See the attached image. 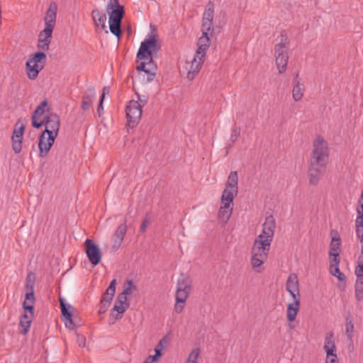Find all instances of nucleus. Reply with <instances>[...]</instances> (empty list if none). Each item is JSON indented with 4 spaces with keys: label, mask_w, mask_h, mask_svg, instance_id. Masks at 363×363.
I'll return each instance as SVG.
<instances>
[{
    "label": "nucleus",
    "mask_w": 363,
    "mask_h": 363,
    "mask_svg": "<svg viewBox=\"0 0 363 363\" xmlns=\"http://www.w3.org/2000/svg\"><path fill=\"white\" fill-rule=\"evenodd\" d=\"M167 342V337H164L159 343L156 345L155 348V352L157 357H160L162 355V350L164 347V343Z\"/></svg>",
    "instance_id": "nucleus-41"
},
{
    "label": "nucleus",
    "mask_w": 363,
    "mask_h": 363,
    "mask_svg": "<svg viewBox=\"0 0 363 363\" xmlns=\"http://www.w3.org/2000/svg\"><path fill=\"white\" fill-rule=\"evenodd\" d=\"M91 16L96 27L100 28L101 30H105L106 33H108V30H106V14L96 9L92 11Z\"/></svg>",
    "instance_id": "nucleus-21"
},
{
    "label": "nucleus",
    "mask_w": 363,
    "mask_h": 363,
    "mask_svg": "<svg viewBox=\"0 0 363 363\" xmlns=\"http://www.w3.org/2000/svg\"><path fill=\"white\" fill-rule=\"evenodd\" d=\"M34 303H30V301H27L26 298L23 302V308L24 311H33L34 312Z\"/></svg>",
    "instance_id": "nucleus-48"
},
{
    "label": "nucleus",
    "mask_w": 363,
    "mask_h": 363,
    "mask_svg": "<svg viewBox=\"0 0 363 363\" xmlns=\"http://www.w3.org/2000/svg\"><path fill=\"white\" fill-rule=\"evenodd\" d=\"M12 149L16 154L19 153L22 149V140L23 136H18V135H13L12 138Z\"/></svg>",
    "instance_id": "nucleus-30"
},
{
    "label": "nucleus",
    "mask_w": 363,
    "mask_h": 363,
    "mask_svg": "<svg viewBox=\"0 0 363 363\" xmlns=\"http://www.w3.org/2000/svg\"><path fill=\"white\" fill-rule=\"evenodd\" d=\"M108 91V90L106 87H104L103 89V93L101 96L100 103H99L98 108H97V113H98L99 116H101L103 113V111H104L103 101H104V99L106 92Z\"/></svg>",
    "instance_id": "nucleus-44"
},
{
    "label": "nucleus",
    "mask_w": 363,
    "mask_h": 363,
    "mask_svg": "<svg viewBox=\"0 0 363 363\" xmlns=\"http://www.w3.org/2000/svg\"><path fill=\"white\" fill-rule=\"evenodd\" d=\"M234 199L222 195L220 199V207L218 212L219 218L227 222L233 212V202Z\"/></svg>",
    "instance_id": "nucleus-13"
},
{
    "label": "nucleus",
    "mask_w": 363,
    "mask_h": 363,
    "mask_svg": "<svg viewBox=\"0 0 363 363\" xmlns=\"http://www.w3.org/2000/svg\"><path fill=\"white\" fill-rule=\"evenodd\" d=\"M238 192V176L236 171L231 172L228 177L222 195L235 199Z\"/></svg>",
    "instance_id": "nucleus-11"
},
{
    "label": "nucleus",
    "mask_w": 363,
    "mask_h": 363,
    "mask_svg": "<svg viewBox=\"0 0 363 363\" xmlns=\"http://www.w3.org/2000/svg\"><path fill=\"white\" fill-rule=\"evenodd\" d=\"M25 298L30 301V303H35V298L34 296V291H26Z\"/></svg>",
    "instance_id": "nucleus-53"
},
{
    "label": "nucleus",
    "mask_w": 363,
    "mask_h": 363,
    "mask_svg": "<svg viewBox=\"0 0 363 363\" xmlns=\"http://www.w3.org/2000/svg\"><path fill=\"white\" fill-rule=\"evenodd\" d=\"M47 106L48 101L47 100H44L36 108L32 116V125L38 128L45 124V130L43 133L52 135L56 138L60 126V118L57 114L52 113L43 116L45 113Z\"/></svg>",
    "instance_id": "nucleus-3"
},
{
    "label": "nucleus",
    "mask_w": 363,
    "mask_h": 363,
    "mask_svg": "<svg viewBox=\"0 0 363 363\" xmlns=\"http://www.w3.org/2000/svg\"><path fill=\"white\" fill-rule=\"evenodd\" d=\"M324 350L326 352V354H332L333 353H335L336 352V346L335 344V341L333 339V334H330L329 335H327L325 338L324 342Z\"/></svg>",
    "instance_id": "nucleus-28"
},
{
    "label": "nucleus",
    "mask_w": 363,
    "mask_h": 363,
    "mask_svg": "<svg viewBox=\"0 0 363 363\" xmlns=\"http://www.w3.org/2000/svg\"><path fill=\"white\" fill-rule=\"evenodd\" d=\"M160 49V45L158 43L157 36L152 35L141 43L137 53L138 60L140 61L137 69L148 74V82L152 81L156 75L157 65L152 60V57Z\"/></svg>",
    "instance_id": "nucleus-2"
},
{
    "label": "nucleus",
    "mask_w": 363,
    "mask_h": 363,
    "mask_svg": "<svg viewBox=\"0 0 363 363\" xmlns=\"http://www.w3.org/2000/svg\"><path fill=\"white\" fill-rule=\"evenodd\" d=\"M60 303L62 311V316L65 318V319L68 321L69 325H67V323H66V325L69 328H73L75 326L74 324V322L72 320V313L68 311L67 308H72L71 306L68 305L67 307L66 304L62 301V300L60 299Z\"/></svg>",
    "instance_id": "nucleus-29"
},
{
    "label": "nucleus",
    "mask_w": 363,
    "mask_h": 363,
    "mask_svg": "<svg viewBox=\"0 0 363 363\" xmlns=\"http://www.w3.org/2000/svg\"><path fill=\"white\" fill-rule=\"evenodd\" d=\"M47 61V56L43 52H38L32 55L26 62L28 77L30 79L37 78L39 72L43 69Z\"/></svg>",
    "instance_id": "nucleus-8"
},
{
    "label": "nucleus",
    "mask_w": 363,
    "mask_h": 363,
    "mask_svg": "<svg viewBox=\"0 0 363 363\" xmlns=\"http://www.w3.org/2000/svg\"><path fill=\"white\" fill-rule=\"evenodd\" d=\"M108 306H109V305H108V304H105V303H101V306H100V308H99V313H104L107 311Z\"/></svg>",
    "instance_id": "nucleus-57"
},
{
    "label": "nucleus",
    "mask_w": 363,
    "mask_h": 363,
    "mask_svg": "<svg viewBox=\"0 0 363 363\" xmlns=\"http://www.w3.org/2000/svg\"><path fill=\"white\" fill-rule=\"evenodd\" d=\"M354 287L356 299L359 301L363 300V278L357 279Z\"/></svg>",
    "instance_id": "nucleus-31"
},
{
    "label": "nucleus",
    "mask_w": 363,
    "mask_h": 363,
    "mask_svg": "<svg viewBox=\"0 0 363 363\" xmlns=\"http://www.w3.org/2000/svg\"><path fill=\"white\" fill-rule=\"evenodd\" d=\"M116 280L113 279L110 283L109 286L106 289V292L104 294L111 296V297H113L116 292Z\"/></svg>",
    "instance_id": "nucleus-42"
},
{
    "label": "nucleus",
    "mask_w": 363,
    "mask_h": 363,
    "mask_svg": "<svg viewBox=\"0 0 363 363\" xmlns=\"http://www.w3.org/2000/svg\"><path fill=\"white\" fill-rule=\"evenodd\" d=\"M35 281L33 274L30 273L27 275L25 284L26 291H34Z\"/></svg>",
    "instance_id": "nucleus-36"
},
{
    "label": "nucleus",
    "mask_w": 363,
    "mask_h": 363,
    "mask_svg": "<svg viewBox=\"0 0 363 363\" xmlns=\"http://www.w3.org/2000/svg\"><path fill=\"white\" fill-rule=\"evenodd\" d=\"M200 355L199 349L196 348L193 350L189 354L186 363H198V359Z\"/></svg>",
    "instance_id": "nucleus-39"
},
{
    "label": "nucleus",
    "mask_w": 363,
    "mask_h": 363,
    "mask_svg": "<svg viewBox=\"0 0 363 363\" xmlns=\"http://www.w3.org/2000/svg\"><path fill=\"white\" fill-rule=\"evenodd\" d=\"M300 308V303L297 301L288 304L286 308V319L289 323L294 322Z\"/></svg>",
    "instance_id": "nucleus-26"
},
{
    "label": "nucleus",
    "mask_w": 363,
    "mask_h": 363,
    "mask_svg": "<svg viewBox=\"0 0 363 363\" xmlns=\"http://www.w3.org/2000/svg\"><path fill=\"white\" fill-rule=\"evenodd\" d=\"M33 316V311H24L23 314L20 319L19 325L22 328L21 333L26 335L30 326V323Z\"/></svg>",
    "instance_id": "nucleus-22"
},
{
    "label": "nucleus",
    "mask_w": 363,
    "mask_h": 363,
    "mask_svg": "<svg viewBox=\"0 0 363 363\" xmlns=\"http://www.w3.org/2000/svg\"><path fill=\"white\" fill-rule=\"evenodd\" d=\"M142 115V106L138 101L132 100L126 106L128 126L134 128L138 123Z\"/></svg>",
    "instance_id": "nucleus-9"
},
{
    "label": "nucleus",
    "mask_w": 363,
    "mask_h": 363,
    "mask_svg": "<svg viewBox=\"0 0 363 363\" xmlns=\"http://www.w3.org/2000/svg\"><path fill=\"white\" fill-rule=\"evenodd\" d=\"M330 149L326 140L322 136H317L313 142V149L308 163L325 167L329 162Z\"/></svg>",
    "instance_id": "nucleus-4"
},
{
    "label": "nucleus",
    "mask_w": 363,
    "mask_h": 363,
    "mask_svg": "<svg viewBox=\"0 0 363 363\" xmlns=\"http://www.w3.org/2000/svg\"><path fill=\"white\" fill-rule=\"evenodd\" d=\"M286 291L292 290L297 291L299 290L298 279L296 274L291 273L289 275L286 283Z\"/></svg>",
    "instance_id": "nucleus-27"
},
{
    "label": "nucleus",
    "mask_w": 363,
    "mask_h": 363,
    "mask_svg": "<svg viewBox=\"0 0 363 363\" xmlns=\"http://www.w3.org/2000/svg\"><path fill=\"white\" fill-rule=\"evenodd\" d=\"M138 287L137 286L133 283V281L131 279H127L123 285V290L124 294L130 295L134 291H137Z\"/></svg>",
    "instance_id": "nucleus-33"
},
{
    "label": "nucleus",
    "mask_w": 363,
    "mask_h": 363,
    "mask_svg": "<svg viewBox=\"0 0 363 363\" xmlns=\"http://www.w3.org/2000/svg\"><path fill=\"white\" fill-rule=\"evenodd\" d=\"M326 363H338V359L336 353H333L330 355L327 354Z\"/></svg>",
    "instance_id": "nucleus-51"
},
{
    "label": "nucleus",
    "mask_w": 363,
    "mask_h": 363,
    "mask_svg": "<svg viewBox=\"0 0 363 363\" xmlns=\"http://www.w3.org/2000/svg\"><path fill=\"white\" fill-rule=\"evenodd\" d=\"M308 177L310 185L317 186L325 173V167L308 163Z\"/></svg>",
    "instance_id": "nucleus-14"
},
{
    "label": "nucleus",
    "mask_w": 363,
    "mask_h": 363,
    "mask_svg": "<svg viewBox=\"0 0 363 363\" xmlns=\"http://www.w3.org/2000/svg\"><path fill=\"white\" fill-rule=\"evenodd\" d=\"M355 228L357 238L361 243H363V221L355 222Z\"/></svg>",
    "instance_id": "nucleus-40"
},
{
    "label": "nucleus",
    "mask_w": 363,
    "mask_h": 363,
    "mask_svg": "<svg viewBox=\"0 0 363 363\" xmlns=\"http://www.w3.org/2000/svg\"><path fill=\"white\" fill-rule=\"evenodd\" d=\"M25 125L23 121L18 120L15 125L13 135L23 136Z\"/></svg>",
    "instance_id": "nucleus-38"
},
{
    "label": "nucleus",
    "mask_w": 363,
    "mask_h": 363,
    "mask_svg": "<svg viewBox=\"0 0 363 363\" xmlns=\"http://www.w3.org/2000/svg\"><path fill=\"white\" fill-rule=\"evenodd\" d=\"M240 131L239 128H233L232 133L230 135V141L232 142V143H234L238 140V138L240 136Z\"/></svg>",
    "instance_id": "nucleus-47"
},
{
    "label": "nucleus",
    "mask_w": 363,
    "mask_h": 363,
    "mask_svg": "<svg viewBox=\"0 0 363 363\" xmlns=\"http://www.w3.org/2000/svg\"><path fill=\"white\" fill-rule=\"evenodd\" d=\"M210 35H203L202 33L201 37L198 40V48L195 54H197V57H206V52L210 46Z\"/></svg>",
    "instance_id": "nucleus-20"
},
{
    "label": "nucleus",
    "mask_w": 363,
    "mask_h": 363,
    "mask_svg": "<svg viewBox=\"0 0 363 363\" xmlns=\"http://www.w3.org/2000/svg\"><path fill=\"white\" fill-rule=\"evenodd\" d=\"M330 272L333 276L336 277L339 281H344L346 279L345 275L340 272L338 266L333 264H330Z\"/></svg>",
    "instance_id": "nucleus-34"
},
{
    "label": "nucleus",
    "mask_w": 363,
    "mask_h": 363,
    "mask_svg": "<svg viewBox=\"0 0 363 363\" xmlns=\"http://www.w3.org/2000/svg\"><path fill=\"white\" fill-rule=\"evenodd\" d=\"M53 30L50 29H43L39 34L38 48L43 51L49 49V45L52 39V33Z\"/></svg>",
    "instance_id": "nucleus-18"
},
{
    "label": "nucleus",
    "mask_w": 363,
    "mask_h": 363,
    "mask_svg": "<svg viewBox=\"0 0 363 363\" xmlns=\"http://www.w3.org/2000/svg\"><path fill=\"white\" fill-rule=\"evenodd\" d=\"M339 252H335L332 254V256L330 257V264H335L336 266H338L340 264V259L339 257Z\"/></svg>",
    "instance_id": "nucleus-49"
},
{
    "label": "nucleus",
    "mask_w": 363,
    "mask_h": 363,
    "mask_svg": "<svg viewBox=\"0 0 363 363\" xmlns=\"http://www.w3.org/2000/svg\"><path fill=\"white\" fill-rule=\"evenodd\" d=\"M116 280L113 279L110 283L109 286L106 289V292L104 294L111 296V297H113L116 292Z\"/></svg>",
    "instance_id": "nucleus-43"
},
{
    "label": "nucleus",
    "mask_w": 363,
    "mask_h": 363,
    "mask_svg": "<svg viewBox=\"0 0 363 363\" xmlns=\"http://www.w3.org/2000/svg\"><path fill=\"white\" fill-rule=\"evenodd\" d=\"M304 85L298 79L293 81L292 97L295 101H299L303 96Z\"/></svg>",
    "instance_id": "nucleus-25"
},
{
    "label": "nucleus",
    "mask_w": 363,
    "mask_h": 363,
    "mask_svg": "<svg viewBox=\"0 0 363 363\" xmlns=\"http://www.w3.org/2000/svg\"><path fill=\"white\" fill-rule=\"evenodd\" d=\"M362 251H361V256L359 257V259L363 261V243H362Z\"/></svg>",
    "instance_id": "nucleus-58"
},
{
    "label": "nucleus",
    "mask_w": 363,
    "mask_h": 363,
    "mask_svg": "<svg viewBox=\"0 0 363 363\" xmlns=\"http://www.w3.org/2000/svg\"><path fill=\"white\" fill-rule=\"evenodd\" d=\"M214 16V10L213 5L211 3H209L204 11L203 14V21H211L213 22Z\"/></svg>",
    "instance_id": "nucleus-32"
},
{
    "label": "nucleus",
    "mask_w": 363,
    "mask_h": 363,
    "mask_svg": "<svg viewBox=\"0 0 363 363\" xmlns=\"http://www.w3.org/2000/svg\"><path fill=\"white\" fill-rule=\"evenodd\" d=\"M150 216L149 214H146L145 216V218L143 219V222H142V224L140 225V230L142 232V233H144L145 232L148 225H149V223H150Z\"/></svg>",
    "instance_id": "nucleus-46"
},
{
    "label": "nucleus",
    "mask_w": 363,
    "mask_h": 363,
    "mask_svg": "<svg viewBox=\"0 0 363 363\" xmlns=\"http://www.w3.org/2000/svg\"><path fill=\"white\" fill-rule=\"evenodd\" d=\"M213 30V22L202 21L201 31L203 35H211Z\"/></svg>",
    "instance_id": "nucleus-37"
},
{
    "label": "nucleus",
    "mask_w": 363,
    "mask_h": 363,
    "mask_svg": "<svg viewBox=\"0 0 363 363\" xmlns=\"http://www.w3.org/2000/svg\"><path fill=\"white\" fill-rule=\"evenodd\" d=\"M113 7H116V9H113L109 15V29L110 31L118 38V40H119L121 33V25L124 15V10L123 7L119 5L118 0H113V1H110L108 4V9H113Z\"/></svg>",
    "instance_id": "nucleus-7"
},
{
    "label": "nucleus",
    "mask_w": 363,
    "mask_h": 363,
    "mask_svg": "<svg viewBox=\"0 0 363 363\" xmlns=\"http://www.w3.org/2000/svg\"><path fill=\"white\" fill-rule=\"evenodd\" d=\"M191 281L186 276H182L177 282L176 291V303L174 310L177 313H181L185 306V303L191 291Z\"/></svg>",
    "instance_id": "nucleus-5"
},
{
    "label": "nucleus",
    "mask_w": 363,
    "mask_h": 363,
    "mask_svg": "<svg viewBox=\"0 0 363 363\" xmlns=\"http://www.w3.org/2000/svg\"><path fill=\"white\" fill-rule=\"evenodd\" d=\"M355 274L357 276V279L363 278V261L359 259L358 265L355 269Z\"/></svg>",
    "instance_id": "nucleus-45"
},
{
    "label": "nucleus",
    "mask_w": 363,
    "mask_h": 363,
    "mask_svg": "<svg viewBox=\"0 0 363 363\" xmlns=\"http://www.w3.org/2000/svg\"><path fill=\"white\" fill-rule=\"evenodd\" d=\"M276 228V221L273 216L266 217L262 225V233L255 238L252 250L250 264L257 273L264 270L263 264L267 260Z\"/></svg>",
    "instance_id": "nucleus-1"
},
{
    "label": "nucleus",
    "mask_w": 363,
    "mask_h": 363,
    "mask_svg": "<svg viewBox=\"0 0 363 363\" xmlns=\"http://www.w3.org/2000/svg\"><path fill=\"white\" fill-rule=\"evenodd\" d=\"M77 341L79 347H84L86 345V339L83 335H77Z\"/></svg>",
    "instance_id": "nucleus-55"
},
{
    "label": "nucleus",
    "mask_w": 363,
    "mask_h": 363,
    "mask_svg": "<svg viewBox=\"0 0 363 363\" xmlns=\"http://www.w3.org/2000/svg\"><path fill=\"white\" fill-rule=\"evenodd\" d=\"M130 303H124L115 301L114 306L111 312L110 320L113 323L116 320L122 317V315L128 308Z\"/></svg>",
    "instance_id": "nucleus-19"
},
{
    "label": "nucleus",
    "mask_w": 363,
    "mask_h": 363,
    "mask_svg": "<svg viewBox=\"0 0 363 363\" xmlns=\"http://www.w3.org/2000/svg\"><path fill=\"white\" fill-rule=\"evenodd\" d=\"M117 302H121L124 303H129L128 301L127 295L124 294V292L122 291V293L119 294L116 298V300Z\"/></svg>",
    "instance_id": "nucleus-50"
},
{
    "label": "nucleus",
    "mask_w": 363,
    "mask_h": 363,
    "mask_svg": "<svg viewBox=\"0 0 363 363\" xmlns=\"http://www.w3.org/2000/svg\"><path fill=\"white\" fill-rule=\"evenodd\" d=\"M205 57H197V54L194 55V59L191 62L189 67L187 68L186 78L189 80H193L200 72L204 62Z\"/></svg>",
    "instance_id": "nucleus-15"
},
{
    "label": "nucleus",
    "mask_w": 363,
    "mask_h": 363,
    "mask_svg": "<svg viewBox=\"0 0 363 363\" xmlns=\"http://www.w3.org/2000/svg\"><path fill=\"white\" fill-rule=\"evenodd\" d=\"M279 42L274 46V57L279 72H285L289 60V40L286 35L281 34Z\"/></svg>",
    "instance_id": "nucleus-6"
},
{
    "label": "nucleus",
    "mask_w": 363,
    "mask_h": 363,
    "mask_svg": "<svg viewBox=\"0 0 363 363\" xmlns=\"http://www.w3.org/2000/svg\"><path fill=\"white\" fill-rule=\"evenodd\" d=\"M332 236L331 242L330 244L329 256L331 257L332 254L339 252L340 251L341 240L337 231L333 230L330 232Z\"/></svg>",
    "instance_id": "nucleus-24"
},
{
    "label": "nucleus",
    "mask_w": 363,
    "mask_h": 363,
    "mask_svg": "<svg viewBox=\"0 0 363 363\" xmlns=\"http://www.w3.org/2000/svg\"><path fill=\"white\" fill-rule=\"evenodd\" d=\"M158 359L157 357L155 355H150L148 356L144 363H157Z\"/></svg>",
    "instance_id": "nucleus-56"
},
{
    "label": "nucleus",
    "mask_w": 363,
    "mask_h": 363,
    "mask_svg": "<svg viewBox=\"0 0 363 363\" xmlns=\"http://www.w3.org/2000/svg\"><path fill=\"white\" fill-rule=\"evenodd\" d=\"M57 10V6L56 3H51L46 12V15L44 19L45 24V29H50V30H53L56 22Z\"/></svg>",
    "instance_id": "nucleus-17"
},
{
    "label": "nucleus",
    "mask_w": 363,
    "mask_h": 363,
    "mask_svg": "<svg viewBox=\"0 0 363 363\" xmlns=\"http://www.w3.org/2000/svg\"><path fill=\"white\" fill-rule=\"evenodd\" d=\"M84 247L89 262L94 266L98 264L101 259V252L99 247L90 239L85 240Z\"/></svg>",
    "instance_id": "nucleus-10"
},
{
    "label": "nucleus",
    "mask_w": 363,
    "mask_h": 363,
    "mask_svg": "<svg viewBox=\"0 0 363 363\" xmlns=\"http://www.w3.org/2000/svg\"><path fill=\"white\" fill-rule=\"evenodd\" d=\"M55 137L52 135L42 133L38 139L39 157H45L48 155L51 147L54 144Z\"/></svg>",
    "instance_id": "nucleus-12"
},
{
    "label": "nucleus",
    "mask_w": 363,
    "mask_h": 363,
    "mask_svg": "<svg viewBox=\"0 0 363 363\" xmlns=\"http://www.w3.org/2000/svg\"><path fill=\"white\" fill-rule=\"evenodd\" d=\"M287 291L291 294V296L293 298V302H296L298 301L301 303L299 290H298L297 291H294L292 290H289Z\"/></svg>",
    "instance_id": "nucleus-52"
},
{
    "label": "nucleus",
    "mask_w": 363,
    "mask_h": 363,
    "mask_svg": "<svg viewBox=\"0 0 363 363\" xmlns=\"http://www.w3.org/2000/svg\"><path fill=\"white\" fill-rule=\"evenodd\" d=\"M354 324L352 318H347L345 320V333L347 338L352 340L353 337Z\"/></svg>",
    "instance_id": "nucleus-35"
},
{
    "label": "nucleus",
    "mask_w": 363,
    "mask_h": 363,
    "mask_svg": "<svg viewBox=\"0 0 363 363\" xmlns=\"http://www.w3.org/2000/svg\"><path fill=\"white\" fill-rule=\"evenodd\" d=\"M128 216L125 217L124 222L116 230L113 238V247L118 249L121 246L127 231Z\"/></svg>",
    "instance_id": "nucleus-16"
},
{
    "label": "nucleus",
    "mask_w": 363,
    "mask_h": 363,
    "mask_svg": "<svg viewBox=\"0 0 363 363\" xmlns=\"http://www.w3.org/2000/svg\"><path fill=\"white\" fill-rule=\"evenodd\" d=\"M112 299H113V297H111V296H108L106 294H104L101 300V303L110 305Z\"/></svg>",
    "instance_id": "nucleus-54"
},
{
    "label": "nucleus",
    "mask_w": 363,
    "mask_h": 363,
    "mask_svg": "<svg viewBox=\"0 0 363 363\" xmlns=\"http://www.w3.org/2000/svg\"><path fill=\"white\" fill-rule=\"evenodd\" d=\"M96 97V93L94 88H90L86 90L82 96V108L84 111L89 109L93 101Z\"/></svg>",
    "instance_id": "nucleus-23"
}]
</instances>
